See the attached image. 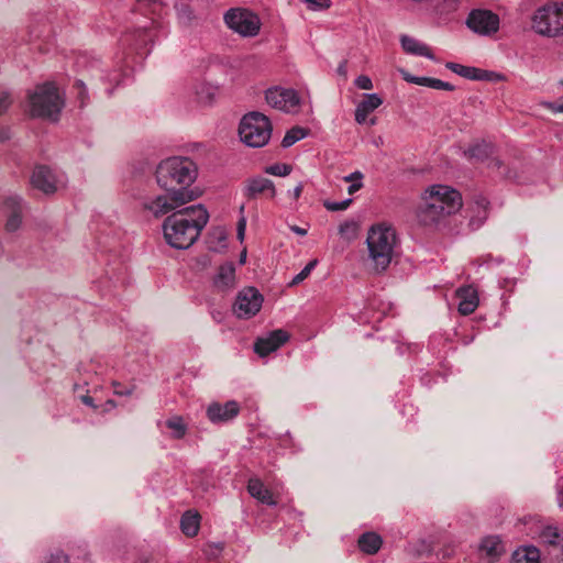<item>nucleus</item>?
I'll return each instance as SVG.
<instances>
[{"mask_svg":"<svg viewBox=\"0 0 563 563\" xmlns=\"http://www.w3.org/2000/svg\"><path fill=\"white\" fill-rule=\"evenodd\" d=\"M208 220L209 213L202 205L185 207L165 219L164 238L172 247L186 250L198 240Z\"/></svg>","mask_w":563,"mask_h":563,"instance_id":"1","label":"nucleus"},{"mask_svg":"<svg viewBox=\"0 0 563 563\" xmlns=\"http://www.w3.org/2000/svg\"><path fill=\"white\" fill-rule=\"evenodd\" d=\"M463 206L461 194L446 185L429 186L420 197L416 217L424 227L438 225L446 217L457 212Z\"/></svg>","mask_w":563,"mask_h":563,"instance_id":"2","label":"nucleus"},{"mask_svg":"<svg viewBox=\"0 0 563 563\" xmlns=\"http://www.w3.org/2000/svg\"><path fill=\"white\" fill-rule=\"evenodd\" d=\"M197 165L188 157L173 156L156 167L157 185L164 190H189L197 178Z\"/></svg>","mask_w":563,"mask_h":563,"instance_id":"3","label":"nucleus"},{"mask_svg":"<svg viewBox=\"0 0 563 563\" xmlns=\"http://www.w3.org/2000/svg\"><path fill=\"white\" fill-rule=\"evenodd\" d=\"M396 243V232L390 225L380 223L371 227L366 244L375 271L384 272L389 266Z\"/></svg>","mask_w":563,"mask_h":563,"instance_id":"4","label":"nucleus"},{"mask_svg":"<svg viewBox=\"0 0 563 563\" xmlns=\"http://www.w3.org/2000/svg\"><path fill=\"white\" fill-rule=\"evenodd\" d=\"M29 111L32 117L57 121L64 107V98L58 88L52 82L35 87L27 95Z\"/></svg>","mask_w":563,"mask_h":563,"instance_id":"5","label":"nucleus"},{"mask_svg":"<svg viewBox=\"0 0 563 563\" xmlns=\"http://www.w3.org/2000/svg\"><path fill=\"white\" fill-rule=\"evenodd\" d=\"M272 131L269 119L256 111L245 114L239 126L240 140L250 147L265 146L271 140Z\"/></svg>","mask_w":563,"mask_h":563,"instance_id":"6","label":"nucleus"},{"mask_svg":"<svg viewBox=\"0 0 563 563\" xmlns=\"http://www.w3.org/2000/svg\"><path fill=\"white\" fill-rule=\"evenodd\" d=\"M196 197L192 190H165L143 201L144 211L155 218H161L170 212H176L178 208L194 200Z\"/></svg>","mask_w":563,"mask_h":563,"instance_id":"7","label":"nucleus"},{"mask_svg":"<svg viewBox=\"0 0 563 563\" xmlns=\"http://www.w3.org/2000/svg\"><path fill=\"white\" fill-rule=\"evenodd\" d=\"M532 29L543 36L563 34V2H551L539 8L532 16Z\"/></svg>","mask_w":563,"mask_h":563,"instance_id":"8","label":"nucleus"},{"mask_svg":"<svg viewBox=\"0 0 563 563\" xmlns=\"http://www.w3.org/2000/svg\"><path fill=\"white\" fill-rule=\"evenodd\" d=\"M223 19L230 30L243 37L256 36L262 25L258 15L245 8H231Z\"/></svg>","mask_w":563,"mask_h":563,"instance_id":"9","label":"nucleus"},{"mask_svg":"<svg viewBox=\"0 0 563 563\" xmlns=\"http://www.w3.org/2000/svg\"><path fill=\"white\" fill-rule=\"evenodd\" d=\"M265 100L272 108L285 113L294 114L300 109V97L292 88H268L265 92Z\"/></svg>","mask_w":563,"mask_h":563,"instance_id":"10","label":"nucleus"},{"mask_svg":"<svg viewBox=\"0 0 563 563\" xmlns=\"http://www.w3.org/2000/svg\"><path fill=\"white\" fill-rule=\"evenodd\" d=\"M263 295L254 287H245L236 295L233 311L240 319L255 316L262 308Z\"/></svg>","mask_w":563,"mask_h":563,"instance_id":"11","label":"nucleus"},{"mask_svg":"<svg viewBox=\"0 0 563 563\" xmlns=\"http://www.w3.org/2000/svg\"><path fill=\"white\" fill-rule=\"evenodd\" d=\"M154 42V31L147 23L132 32H126L120 38L124 48L135 51L139 56H145L150 53L148 45Z\"/></svg>","mask_w":563,"mask_h":563,"instance_id":"12","label":"nucleus"},{"mask_svg":"<svg viewBox=\"0 0 563 563\" xmlns=\"http://www.w3.org/2000/svg\"><path fill=\"white\" fill-rule=\"evenodd\" d=\"M76 64L79 69L89 73L91 77H98L101 81L110 85H121L124 77L128 75L126 70L122 67L109 74H104V70L101 68V62L97 58H89L87 55L79 56Z\"/></svg>","mask_w":563,"mask_h":563,"instance_id":"13","label":"nucleus"},{"mask_svg":"<svg viewBox=\"0 0 563 563\" xmlns=\"http://www.w3.org/2000/svg\"><path fill=\"white\" fill-rule=\"evenodd\" d=\"M31 184L44 194H53L65 186L66 176L46 166H37L32 174Z\"/></svg>","mask_w":563,"mask_h":563,"instance_id":"14","label":"nucleus"},{"mask_svg":"<svg viewBox=\"0 0 563 563\" xmlns=\"http://www.w3.org/2000/svg\"><path fill=\"white\" fill-rule=\"evenodd\" d=\"M466 25L477 34L492 35L499 29V18L489 10H473L466 20Z\"/></svg>","mask_w":563,"mask_h":563,"instance_id":"15","label":"nucleus"},{"mask_svg":"<svg viewBox=\"0 0 563 563\" xmlns=\"http://www.w3.org/2000/svg\"><path fill=\"white\" fill-rule=\"evenodd\" d=\"M240 410L241 407L235 400H229L224 404L213 401L208 405L206 416L211 423L221 426L233 421L239 416Z\"/></svg>","mask_w":563,"mask_h":563,"instance_id":"16","label":"nucleus"},{"mask_svg":"<svg viewBox=\"0 0 563 563\" xmlns=\"http://www.w3.org/2000/svg\"><path fill=\"white\" fill-rule=\"evenodd\" d=\"M1 207L3 213L8 217L5 230L8 232H15L22 223V199L18 196H8L1 200Z\"/></svg>","mask_w":563,"mask_h":563,"instance_id":"17","label":"nucleus"},{"mask_svg":"<svg viewBox=\"0 0 563 563\" xmlns=\"http://www.w3.org/2000/svg\"><path fill=\"white\" fill-rule=\"evenodd\" d=\"M494 145L486 141H479L472 144L467 150L464 151V156L470 161L475 162H488V167L499 168L501 166V162L492 157L494 153Z\"/></svg>","mask_w":563,"mask_h":563,"instance_id":"18","label":"nucleus"},{"mask_svg":"<svg viewBox=\"0 0 563 563\" xmlns=\"http://www.w3.org/2000/svg\"><path fill=\"white\" fill-rule=\"evenodd\" d=\"M288 334L284 330L272 331L264 338H258L254 344V351L260 356L264 357L269 353L279 349L288 340Z\"/></svg>","mask_w":563,"mask_h":563,"instance_id":"19","label":"nucleus"},{"mask_svg":"<svg viewBox=\"0 0 563 563\" xmlns=\"http://www.w3.org/2000/svg\"><path fill=\"white\" fill-rule=\"evenodd\" d=\"M382 104L383 98L378 93H364L363 99L355 109V121L358 124L365 123L368 114L378 109Z\"/></svg>","mask_w":563,"mask_h":563,"instance_id":"20","label":"nucleus"},{"mask_svg":"<svg viewBox=\"0 0 563 563\" xmlns=\"http://www.w3.org/2000/svg\"><path fill=\"white\" fill-rule=\"evenodd\" d=\"M479 553L488 563L495 562L505 553V545L498 536H488L479 544Z\"/></svg>","mask_w":563,"mask_h":563,"instance_id":"21","label":"nucleus"},{"mask_svg":"<svg viewBox=\"0 0 563 563\" xmlns=\"http://www.w3.org/2000/svg\"><path fill=\"white\" fill-rule=\"evenodd\" d=\"M489 201L483 195L474 197L471 205L472 216L470 218V227L473 230H477L483 225L488 217Z\"/></svg>","mask_w":563,"mask_h":563,"instance_id":"22","label":"nucleus"},{"mask_svg":"<svg viewBox=\"0 0 563 563\" xmlns=\"http://www.w3.org/2000/svg\"><path fill=\"white\" fill-rule=\"evenodd\" d=\"M268 191L271 197H274L276 194L275 186L273 181L268 178L264 177H254L246 181V185L243 189V194L249 199H254L258 195Z\"/></svg>","mask_w":563,"mask_h":563,"instance_id":"23","label":"nucleus"},{"mask_svg":"<svg viewBox=\"0 0 563 563\" xmlns=\"http://www.w3.org/2000/svg\"><path fill=\"white\" fill-rule=\"evenodd\" d=\"M459 312L467 316L475 311L478 306L477 291L472 287H462L457 289Z\"/></svg>","mask_w":563,"mask_h":563,"instance_id":"24","label":"nucleus"},{"mask_svg":"<svg viewBox=\"0 0 563 563\" xmlns=\"http://www.w3.org/2000/svg\"><path fill=\"white\" fill-rule=\"evenodd\" d=\"M445 67L453 71L454 74L466 78L471 80H488L490 79V74L487 70L472 67V66H464L462 64L448 62L445 64Z\"/></svg>","mask_w":563,"mask_h":563,"instance_id":"25","label":"nucleus"},{"mask_svg":"<svg viewBox=\"0 0 563 563\" xmlns=\"http://www.w3.org/2000/svg\"><path fill=\"white\" fill-rule=\"evenodd\" d=\"M247 492L253 498L257 499L262 504L267 506H275L277 504L272 492L265 487L260 478L252 477L249 479Z\"/></svg>","mask_w":563,"mask_h":563,"instance_id":"26","label":"nucleus"},{"mask_svg":"<svg viewBox=\"0 0 563 563\" xmlns=\"http://www.w3.org/2000/svg\"><path fill=\"white\" fill-rule=\"evenodd\" d=\"M400 43L402 49L410 55L415 56H423L429 59H434V55L432 54L431 49L428 45L424 43L418 41L415 37H411L409 35H402L400 37Z\"/></svg>","mask_w":563,"mask_h":563,"instance_id":"27","label":"nucleus"},{"mask_svg":"<svg viewBox=\"0 0 563 563\" xmlns=\"http://www.w3.org/2000/svg\"><path fill=\"white\" fill-rule=\"evenodd\" d=\"M200 515L195 510H187L180 518V530L189 538L198 534L200 529Z\"/></svg>","mask_w":563,"mask_h":563,"instance_id":"28","label":"nucleus"},{"mask_svg":"<svg viewBox=\"0 0 563 563\" xmlns=\"http://www.w3.org/2000/svg\"><path fill=\"white\" fill-rule=\"evenodd\" d=\"M235 284V267L233 263H225L219 267L214 277V285L220 289L232 288Z\"/></svg>","mask_w":563,"mask_h":563,"instance_id":"29","label":"nucleus"},{"mask_svg":"<svg viewBox=\"0 0 563 563\" xmlns=\"http://www.w3.org/2000/svg\"><path fill=\"white\" fill-rule=\"evenodd\" d=\"M382 538L375 532H365L358 538V548L366 554H375L382 547Z\"/></svg>","mask_w":563,"mask_h":563,"instance_id":"30","label":"nucleus"},{"mask_svg":"<svg viewBox=\"0 0 563 563\" xmlns=\"http://www.w3.org/2000/svg\"><path fill=\"white\" fill-rule=\"evenodd\" d=\"M540 552L534 547H523L514 552L511 563H539Z\"/></svg>","mask_w":563,"mask_h":563,"instance_id":"31","label":"nucleus"},{"mask_svg":"<svg viewBox=\"0 0 563 563\" xmlns=\"http://www.w3.org/2000/svg\"><path fill=\"white\" fill-rule=\"evenodd\" d=\"M541 541L544 544L553 547H563V534L556 527L548 526L540 533Z\"/></svg>","mask_w":563,"mask_h":563,"instance_id":"32","label":"nucleus"},{"mask_svg":"<svg viewBox=\"0 0 563 563\" xmlns=\"http://www.w3.org/2000/svg\"><path fill=\"white\" fill-rule=\"evenodd\" d=\"M166 427L172 431V437L181 439L187 432V426L180 416H175L166 421Z\"/></svg>","mask_w":563,"mask_h":563,"instance_id":"33","label":"nucleus"},{"mask_svg":"<svg viewBox=\"0 0 563 563\" xmlns=\"http://www.w3.org/2000/svg\"><path fill=\"white\" fill-rule=\"evenodd\" d=\"M307 136V131L302 128H292L286 132L285 136L282 140V146L287 148L294 145L296 142L305 139Z\"/></svg>","mask_w":563,"mask_h":563,"instance_id":"34","label":"nucleus"},{"mask_svg":"<svg viewBox=\"0 0 563 563\" xmlns=\"http://www.w3.org/2000/svg\"><path fill=\"white\" fill-rule=\"evenodd\" d=\"M175 9L180 23L188 25L192 21L194 12L187 2L176 3Z\"/></svg>","mask_w":563,"mask_h":563,"instance_id":"35","label":"nucleus"},{"mask_svg":"<svg viewBox=\"0 0 563 563\" xmlns=\"http://www.w3.org/2000/svg\"><path fill=\"white\" fill-rule=\"evenodd\" d=\"M343 180L346 183H351V185L347 187V192L350 195L355 194L363 187V174L360 170H355L350 175L344 176Z\"/></svg>","mask_w":563,"mask_h":563,"instance_id":"36","label":"nucleus"},{"mask_svg":"<svg viewBox=\"0 0 563 563\" xmlns=\"http://www.w3.org/2000/svg\"><path fill=\"white\" fill-rule=\"evenodd\" d=\"M358 224L355 220H346L339 225V233L341 236L353 239L356 236Z\"/></svg>","mask_w":563,"mask_h":563,"instance_id":"37","label":"nucleus"},{"mask_svg":"<svg viewBox=\"0 0 563 563\" xmlns=\"http://www.w3.org/2000/svg\"><path fill=\"white\" fill-rule=\"evenodd\" d=\"M317 265V261L313 260L309 262L290 282V286H295L303 282L312 272L314 266Z\"/></svg>","mask_w":563,"mask_h":563,"instance_id":"38","label":"nucleus"},{"mask_svg":"<svg viewBox=\"0 0 563 563\" xmlns=\"http://www.w3.org/2000/svg\"><path fill=\"white\" fill-rule=\"evenodd\" d=\"M266 172L274 176H288L291 172V166L288 164H274L267 167Z\"/></svg>","mask_w":563,"mask_h":563,"instance_id":"39","label":"nucleus"},{"mask_svg":"<svg viewBox=\"0 0 563 563\" xmlns=\"http://www.w3.org/2000/svg\"><path fill=\"white\" fill-rule=\"evenodd\" d=\"M401 74H402L404 80H406L407 82L415 84L418 86L429 87L430 77L415 76V75L409 74L408 71H401Z\"/></svg>","mask_w":563,"mask_h":563,"instance_id":"40","label":"nucleus"},{"mask_svg":"<svg viewBox=\"0 0 563 563\" xmlns=\"http://www.w3.org/2000/svg\"><path fill=\"white\" fill-rule=\"evenodd\" d=\"M351 202V198L344 199L342 201H325L324 207L329 211H342L347 209Z\"/></svg>","mask_w":563,"mask_h":563,"instance_id":"41","label":"nucleus"},{"mask_svg":"<svg viewBox=\"0 0 563 563\" xmlns=\"http://www.w3.org/2000/svg\"><path fill=\"white\" fill-rule=\"evenodd\" d=\"M459 4H460V0H442L438 4V10L441 13H450V12L457 10Z\"/></svg>","mask_w":563,"mask_h":563,"instance_id":"42","label":"nucleus"},{"mask_svg":"<svg viewBox=\"0 0 563 563\" xmlns=\"http://www.w3.org/2000/svg\"><path fill=\"white\" fill-rule=\"evenodd\" d=\"M429 88L448 91L454 90V86L452 84L432 77H430Z\"/></svg>","mask_w":563,"mask_h":563,"instance_id":"43","label":"nucleus"},{"mask_svg":"<svg viewBox=\"0 0 563 563\" xmlns=\"http://www.w3.org/2000/svg\"><path fill=\"white\" fill-rule=\"evenodd\" d=\"M75 86L78 90L77 98L79 100L80 107H85L88 102V95L85 82L81 79H79L76 81Z\"/></svg>","mask_w":563,"mask_h":563,"instance_id":"44","label":"nucleus"},{"mask_svg":"<svg viewBox=\"0 0 563 563\" xmlns=\"http://www.w3.org/2000/svg\"><path fill=\"white\" fill-rule=\"evenodd\" d=\"M354 85L362 90H371L373 89V81L372 79L366 75H360L354 80Z\"/></svg>","mask_w":563,"mask_h":563,"instance_id":"45","label":"nucleus"},{"mask_svg":"<svg viewBox=\"0 0 563 563\" xmlns=\"http://www.w3.org/2000/svg\"><path fill=\"white\" fill-rule=\"evenodd\" d=\"M12 97L10 92L3 91L0 93V115H2L11 106Z\"/></svg>","mask_w":563,"mask_h":563,"instance_id":"46","label":"nucleus"},{"mask_svg":"<svg viewBox=\"0 0 563 563\" xmlns=\"http://www.w3.org/2000/svg\"><path fill=\"white\" fill-rule=\"evenodd\" d=\"M312 10H323L331 5L330 0H305Z\"/></svg>","mask_w":563,"mask_h":563,"instance_id":"47","label":"nucleus"},{"mask_svg":"<svg viewBox=\"0 0 563 563\" xmlns=\"http://www.w3.org/2000/svg\"><path fill=\"white\" fill-rule=\"evenodd\" d=\"M245 229H246V219L244 216H242L239 221H238V228H236V231H238V239L240 241H243L244 239V234H245Z\"/></svg>","mask_w":563,"mask_h":563,"instance_id":"48","label":"nucleus"},{"mask_svg":"<svg viewBox=\"0 0 563 563\" xmlns=\"http://www.w3.org/2000/svg\"><path fill=\"white\" fill-rule=\"evenodd\" d=\"M47 563H68L67 555L63 554L62 552L57 551L56 553H53L47 561Z\"/></svg>","mask_w":563,"mask_h":563,"instance_id":"49","label":"nucleus"},{"mask_svg":"<svg viewBox=\"0 0 563 563\" xmlns=\"http://www.w3.org/2000/svg\"><path fill=\"white\" fill-rule=\"evenodd\" d=\"M114 394L120 396H128L132 394L131 388L123 387L120 383H113Z\"/></svg>","mask_w":563,"mask_h":563,"instance_id":"50","label":"nucleus"},{"mask_svg":"<svg viewBox=\"0 0 563 563\" xmlns=\"http://www.w3.org/2000/svg\"><path fill=\"white\" fill-rule=\"evenodd\" d=\"M548 108L554 113L563 112V100L548 103Z\"/></svg>","mask_w":563,"mask_h":563,"instance_id":"51","label":"nucleus"},{"mask_svg":"<svg viewBox=\"0 0 563 563\" xmlns=\"http://www.w3.org/2000/svg\"><path fill=\"white\" fill-rule=\"evenodd\" d=\"M302 189H303V185H302V183H299V184H298V185L292 189V191H291L290 194H291V196H292V198H294L295 200H297V199L300 197V195H301V192H302Z\"/></svg>","mask_w":563,"mask_h":563,"instance_id":"52","label":"nucleus"},{"mask_svg":"<svg viewBox=\"0 0 563 563\" xmlns=\"http://www.w3.org/2000/svg\"><path fill=\"white\" fill-rule=\"evenodd\" d=\"M290 230H291L294 233H296V234H298V235H301V236H305V235L307 234V232H308L306 229L300 228V227H298V225H291V227H290Z\"/></svg>","mask_w":563,"mask_h":563,"instance_id":"53","label":"nucleus"},{"mask_svg":"<svg viewBox=\"0 0 563 563\" xmlns=\"http://www.w3.org/2000/svg\"><path fill=\"white\" fill-rule=\"evenodd\" d=\"M82 401H84V404H86L87 406L95 407V405H93V399H92V397H90V396H84V397H82Z\"/></svg>","mask_w":563,"mask_h":563,"instance_id":"54","label":"nucleus"},{"mask_svg":"<svg viewBox=\"0 0 563 563\" xmlns=\"http://www.w3.org/2000/svg\"><path fill=\"white\" fill-rule=\"evenodd\" d=\"M558 503L560 508L563 510V487L558 493Z\"/></svg>","mask_w":563,"mask_h":563,"instance_id":"55","label":"nucleus"},{"mask_svg":"<svg viewBox=\"0 0 563 563\" xmlns=\"http://www.w3.org/2000/svg\"><path fill=\"white\" fill-rule=\"evenodd\" d=\"M245 260H246V251H243L241 256H240V263L241 264H244L245 263Z\"/></svg>","mask_w":563,"mask_h":563,"instance_id":"56","label":"nucleus"},{"mask_svg":"<svg viewBox=\"0 0 563 563\" xmlns=\"http://www.w3.org/2000/svg\"><path fill=\"white\" fill-rule=\"evenodd\" d=\"M153 4H154L155 9L163 7V2L162 1H157V0L153 1Z\"/></svg>","mask_w":563,"mask_h":563,"instance_id":"57","label":"nucleus"},{"mask_svg":"<svg viewBox=\"0 0 563 563\" xmlns=\"http://www.w3.org/2000/svg\"><path fill=\"white\" fill-rule=\"evenodd\" d=\"M338 70H339V73L344 74V73H345V70H344V64L340 65V67H339V69H338Z\"/></svg>","mask_w":563,"mask_h":563,"instance_id":"58","label":"nucleus"},{"mask_svg":"<svg viewBox=\"0 0 563 563\" xmlns=\"http://www.w3.org/2000/svg\"><path fill=\"white\" fill-rule=\"evenodd\" d=\"M106 91H107V93L110 96V95L112 93V91H113V88H112V87H109V88H107V89H106Z\"/></svg>","mask_w":563,"mask_h":563,"instance_id":"59","label":"nucleus"},{"mask_svg":"<svg viewBox=\"0 0 563 563\" xmlns=\"http://www.w3.org/2000/svg\"><path fill=\"white\" fill-rule=\"evenodd\" d=\"M369 124H371V125L376 124V120H375V119H372V120L369 121Z\"/></svg>","mask_w":563,"mask_h":563,"instance_id":"60","label":"nucleus"},{"mask_svg":"<svg viewBox=\"0 0 563 563\" xmlns=\"http://www.w3.org/2000/svg\"><path fill=\"white\" fill-rule=\"evenodd\" d=\"M240 212H241V213H243V212H244V206H243V205L240 207Z\"/></svg>","mask_w":563,"mask_h":563,"instance_id":"61","label":"nucleus"},{"mask_svg":"<svg viewBox=\"0 0 563 563\" xmlns=\"http://www.w3.org/2000/svg\"><path fill=\"white\" fill-rule=\"evenodd\" d=\"M559 85L563 87V79L559 81Z\"/></svg>","mask_w":563,"mask_h":563,"instance_id":"62","label":"nucleus"}]
</instances>
